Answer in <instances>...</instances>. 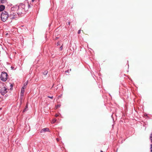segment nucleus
Returning <instances> with one entry per match:
<instances>
[{"label":"nucleus","mask_w":152,"mask_h":152,"mask_svg":"<svg viewBox=\"0 0 152 152\" xmlns=\"http://www.w3.org/2000/svg\"><path fill=\"white\" fill-rule=\"evenodd\" d=\"M2 109V108H0V110Z\"/></svg>","instance_id":"23"},{"label":"nucleus","mask_w":152,"mask_h":152,"mask_svg":"<svg viewBox=\"0 0 152 152\" xmlns=\"http://www.w3.org/2000/svg\"><path fill=\"white\" fill-rule=\"evenodd\" d=\"M48 72L47 71H45L43 72V74L44 75H46L47 74Z\"/></svg>","instance_id":"12"},{"label":"nucleus","mask_w":152,"mask_h":152,"mask_svg":"<svg viewBox=\"0 0 152 152\" xmlns=\"http://www.w3.org/2000/svg\"><path fill=\"white\" fill-rule=\"evenodd\" d=\"M34 0H31L32 2H34Z\"/></svg>","instance_id":"22"},{"label":"nucleus","mask_w":152,"mask_h":152,"mask_svg":"<svg viewBox=\"0 0 152 152\" xmlns=\"http://www.w3.org/2000/svg\"><path fill=\"white\" fill-rule=\"evenodd\" d=\"M56 39H58V38L56 37Z\"/></svg>","instance_id":"26"},{"label":"nucleus","mask_w":152,"mask_h":152,"mask_svg":"<svg viewBox=\"0 0 152 152\" xmlns=\"http://www.w3.org/2000/svg\"><path fill=\"white\" fill-rule=\"evenodd\" d=\"M101 152H103L102 151H101Z\"/></svg>","instance_id":"24"},{"label":"nucleus","mask_w":152,"mask_h":152,"mask_svg":"<svg viewBox=\"0 0 152 152\" xmlns=\"http://www.w3.org/2000/svg\"><path fill=\"white\" fill-rule=\"evenodd\" d=\"M25 88V87H22L21 89V96H23V94L24 92V89Z\"/></svg>","instance_id":"7"},{"label":"nucleus","mask_w":152,"mask_h":152,"mask_svg":"<svg viewBox=\"0 0 152 152\" xmlns=\"http://www.w3.org/2000/svg\"><path fill=\"white\" fill-rule=\"evenodd\" d=\"M7 89L4 87L0 89V93L2 95H4L7 92Z\"/></svg>","instance_id":"5"},{"label":"nucleus","mask_w":152,"mask_h":152,"mask_svg":"<svg viewBox=\"0 0 152 152\" xmlns=\"http://www.w3.org/2000/svg\"><path fill=\"white\" fill-rule=\"evenodd\" d=\"M5 9V7L4 5H1L0 6V11H2Z\"/></svg>","instance_id":"8"},{"label":"nucleus","mask_w":152,"mask_h":152,"mask_svg":"<svg viewBox=\"0 0 152 152\" xmlns=\"http://www.w3.org/2000/svg\"><path fill=\"white\" fill-rule=\"evenodd\" d=\"M28 8H29L30 7V6L28 4Z\"/></svg>","instance_id":"20"},{"label":"nucleus","mask_w":152,"mask_h":152,"mask_svg":"<svg viewBox=\"0 0 152 152\" xmlns=\"http://www.w3.org/2000/svg\"><path fill=\"white\" fill-rule=\"evenodd\" d=\"M56 119H54L52 121V123H55V122H56Z\"/></svg>","instance_id":"13"},{"label":"nucleus","mask_w":152,"mask_h":152,"mask_svg":"<svg viewBox=\"0 0 152 152\" xmlns=\"http://www.w3.org/2000/svg\"><path fill=\"white\" fill-rule=\"evenodd\" d=\"M58 115H57V114H56L55 115V116L56 117H58Z\"/></svg>","instance_id":"19"},{"label":"nucleus","mask_w":152,"mask_h":152,"mask_svg":"<svg viewBox=\"0 0 152 152\" xmlns=\"http://www.w3.org/2000/svg\"><path fill=\"white\" fill-rule=\"evenodd\" d=\"M1 20L3 22H5L9 17V15L7 12L4 11L2 12L1 15Z\"/></svg>","instance_id":"2"},{"label":"nucleus","mask_w":152,"mask_h":152,"mask_svg":"<svg viewBox=\"0 0 152 152\" xmlns=\"http://www.w3.org/2000/svg\"><path fill=\"white\" fill-rule=\"evenodd\" d=\"M17 18V15L16 13H14L13 12H11V14L9 15V18L11 19L16 20Z\"/></svg>","instance_id":"4"},{"label":"nucleus","mask_w":152,"mask_h":152,"mask_svg":"<svg viewBox=\"0 0 152 152\" xmlns=\"http://www.w3.org/2000/svg\"><path fill=\"white\" fill-rule=\"evenodd\" d=\"M10 86H12V84H11Z\"/></svg>","instance_id":"25"},{"label":"nucleus","mask_w":152,"mask_h":152,"mask_svg":"<svg viewBox=\"0 0 152 152\" xmlns=\"http://www.w3.org/2000/svg\"><path fill=\"white\" fill-rule=\"evenodd\" d=\"M80 31H80V30H79L78 31V34H80Z\"/></svg>","instance_id":"17"},{"label":"nucleus","mask_w":152,"mask_h":152,"mask_svg":"<svg viewBox=\"0 0 152 152\" xmlns=\"http://www.w3.org/2000/svg\"><path fill=\"white\" fill-rule=\"evenodd\" d=\"M61 106L60 104H58L56 106V108H58L59 107Z\"/></svg>","instance_id":"14"},{"label":"nucleus","mask_w":152,"mask_h":152,"mask_svg":"<svg viewBox=\"0 0 152 152\" xmlns=\"http://www.w3.org/2000/svg\"><path fill=\"white\" fill-rule=\"evenodd\" d=\"M57 140H58V139H57Z\"/></svg>","instance_id":"28"},{"label":"nucleus","mask_w":152,"mask_h":152,"mask_svg":"<svg viewBox=\"0 0 152 152\" xmlns=\"http://www.w3.org/2000/svg\"><path fill=\"white\" fill-rule=\"evenodd\" d=\"M2 3H4L6 1V0H0Z\"/></svg>","instance_id":"11"},{"label":"nucleus","mask_w":152,"mask_h":152,"mask_svg":"<svg viewBox=\"0 0 152 152\" xmlns=\"http://www.w3.org/2000/svg\"><path fill=\"white\" fill-rule=\"evenodd\" d=\"M49 129L48 128H45L42 129L40 131L41 133H45L46 132H49Z\"/></svg>","instance_id":"6"},{"label":"nucleus","mask_w":152,"mask_h":152,"mask_svg":"<svg viewBox=\"0 0 152 152\" xmlns=\"http://www.w3.org/2000/svg\"><path fill=\"white\" fill-rule=\"evenodd\" d=\"M48 97L49 98H50L51 99H53V96H48Z\"/></svg>","instance_id":"16"},{"label":"nucleus","mask_w":152,"mask_h":152,"mask_svg":"<svg viewBox=\"0 0 152 152\" xmlns=\"http://www.w3.org/2000/svg\"><path fill=\"white\" fill-rule=\"evenodd\" d=\"M57 140H58V139H57Z\"/></svg>","instance_id":"27"},{"label":"nucleus","mask_w":152,"mask_h":152,"mask_svg":"<svg viewBox=\"0 0 152 152\" xmlns=\"http://www.w3.org/2000/svg\"><path fill=\"white\" fill-rule=\"evenodd\" d=\"M70 22H69L68 23V24L69 25H70Z\"/></svg>","instance_id":"21"},{"label":"nucleus","mask_w":152,"mask_h":152,"mask_svg":"<svg viewBox=\"0 0 152 152\" xmlns=\"http://www.w3.org/2000/svg\"><path fill=\"white\" fill-rule=\"evenodd\" d=\"M63 45H62L60 47V50H61L63 49Z\"/></svg>","instance_id":"15"},{"label":"nucleus","mask_w":152,"mask_h":152,"mask_svg":"<svg viewBox=\"0 0 152 152\" xmlns=\"http://www.w3.org/2000/svg\"><path fill=\"white\" fill-rule=\"evenodd\" d=\"M25 6L23 3H20L18 6V9L17 11V14L19 15H21L24 14L26 11Z\"/></svg>","instance_id":"1"},{"label":"nucleus","mask_w":152,"mask_h":152,"mask_svg":"<svg viewBox=\"0 0 152 152\" xmlns=\"http://www.w3.org/2000/svg\"><path fill=\"white\" fill-rule=\"evenodd\" d=\"M28 105L27 104H26V105L25 107V109L23 110V112H25V111H27V109L28 108Z\"/></svg>","instance_id":"10"},{"label":"nucleus","mask_w":152,"mask_h":152,"mask_svg":"<svg viewBox=\"0 0 152 152\" xmlns=\"http://www.w3.org/2000/svg\"><path fill=\"white\" fill-rule=\"evenodd\" d=\"M57 45H59V42H58L57 43Z\"/></svg>","instance_id":"18"},{"label":"nucleus","mask_w":152,"mask_h":152,"mask_svg":"<svg viewBox=\"0 0 152 152\" xmlns=\"http://www.w3.org/2000/svg\"><path fill=\"white\" fill-rule=\"evenodd\" d=\"M28 81H26L23 84V86L22 87H25V88H26V86H27L28 83Z\"/></svg>","instance_id":"9"},{"label":"nucleus","mask_w":152,"mask_h":152,"mask_svg":"<svg viewBox=\"0 0 152 152\" xmlns=\"http://www.w3.org/2000/svg\"><path fill=\"white\" fill-rule=\"evenodd\" d=\"M7 76L8 75L6 72H2L0 77L1 80L3 81H5L7 80Z\"/></svg>","instance_id":"3"}]
</instances>
